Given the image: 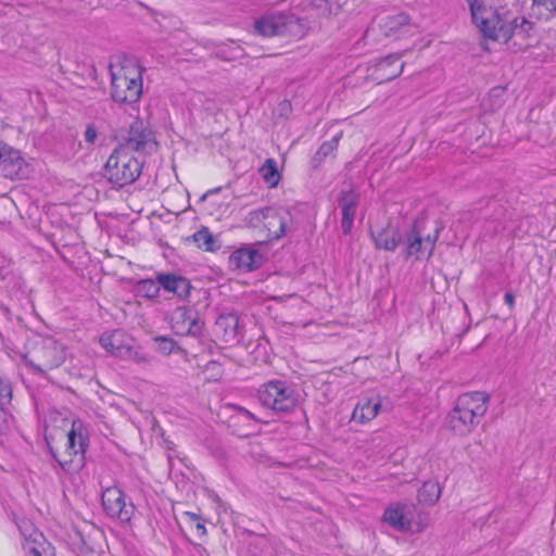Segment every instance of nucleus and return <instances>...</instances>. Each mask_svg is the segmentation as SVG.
Segmentation results:
<instances>
[{"label":"nucleus","instance_id":"f257e3e1","mask_svg":"<svg viewBox=\"0 0 556 556\" xmlns=\"http://www.w3.org/2000/svg\"><path fill=\"white\" fill-rule=\"evenodd\" d=\"M469 7L472 22L484 38L498 43H508L509 40L525 37L531 24L523 17L506 20L485 5L484 0H465Z\"/></svg>","mask_w":556,"mask_h":556},{"label":"nucleus","instance_id":"f03ea898","mask_svg":"<svg viewBox=\"0 0 556 556\" xmlns=\"http://www.w3.org/2000/svg\"><path fill=\"white\" fill-rule=\"evenodd\" d=\"M111 97L115 102L132 104L142 94L143 68L136 59L123 58L110 65Z\"/></svg>","mask_w":556,"mask_h":556},{"label":"nucleus","instance_id":"7ed1b4c3","mask_svg":"<svg viewBox=\"0 0 556 556\" xmlns=\"http://www.w3.org/2000/svg\"><path fill=\"white\" fill-rule=\"evenodd\" d=\"M489 396L484 392L465 393L448 414L450 429L457 435H467L480 422L488 410Z\"/></svg>","mask_w":556,"mask_h":556},{"label":"nucleus","instance_id":"20e7f679","mask_svg":"<svg viewBox=\"0 0 556 556\" xmlns=\"http://www.w3.org/2000/svg\"><path fill=\"white\" fill-rule=\"evenodd\" d=\"M245 226L255 229L266 240H278L292 225V215L283 206H265L250 211L243 219Z\"/></svg>","mask_w":556,"mask_h":556},{"label":"nucleus","instance_id":"39448f33","mask_svg":"<svg viewBox=\"0 0 556 556\" xmlns=\"http://www.w3.org/2000/svg\"><path fill=\"white\" fill-rule=\"evenodd\" d=\"M64 361V346L51 337L37 338L24 355L26 366L41 375L61 366Z\"/></svg>","mask_w":556,"mask_h":556},{"label":"nucleus","instance_id":"423d86ee","mask_svg":"<svg viewBox=\"0 0 556 556\" xmlns=\"http://www.w3.org/2000/svg\"><path fill=\"white\" fill-rule=\"evenodd\" d=\"M86 446L87 431L80 420H73L66 434L64 451L50 447V452L64 471L76 472L84 466Z\"/></svg>","mask_w":556,"mask_h":556},{"label":"nucleus","instance_id":"0eeeda50","mask_svg":"<svg viewBox=\"0 0 556 556\" xmlns=\"http://www.w3.org/2000/svg\"><path fill=\"white\" fill-rule=\"evenodd\" d=\"M142 162L125 148L117 147L106 160L103 176L113 185L123 187L134 182L141 174Z\"/></svg>","mask_w":556,"mask_h":556},{"label":"nucleus","instance_id":"6e6552de","mask_svg":"<svg viewBox=\"0 0 556 556\" xmlns=\"http://www.w3.org/2000/svg\"><path fill=\"white\" fill-rule=\"evenodd\" d=\"M258 399L264 406L275 412L286 413L298 405L300 394L291 383L271 380L260 388Z\"/></svg>","mask_w":556,"mask_h":556},{"label":"nucleus","instance_id":"1a4fd4ad","mask_svg":"<svg viewBox=\"0 0 556 556\" xmlns=\"http://www.w3.org/2000/svg\"><path fill=\"white\" fill-rule=\"evenodd\" d=\"M102 506L108 517L122 523H128L136 513L130 498L117 486L106 488L102 492Z\"/></svg>","mask_w":556,"mask_h":556},{"label":"nucleus","instance_id":"9d476101","mask_svg":"<svg viewBox=\"0 0 556 556\" xmlns=\"http://www.w3.org/2000/svg\"><path fill=\"white\" fill-rule=\"evenodd\" d=\"M0 173L10 179L26 178L29 174L28 164L21 152L0 140Z\"/></svg>","mask_w":556,"mask_h":556},{"label":"nucleus","instance_id":"9b49d317","mask_svg":"<svg viewBox=\"0 0 556 556\" xmlns=\"http://www.w3.org/2000/svg\"><path fill=\"white\" fill-rule=\"evenodd\" d=\"M18 529L22 536V548L26 556H53L51 545L30 522L22 521L18 523Z\"/></svg>","mask_w":556,"mask_h":556},{"label":"nucleus","instance_id":"f8f14e48","mask_svg":"<svg viewBox=\"0 0 556 556\" xmlns=\"http://www.w3.org/2000/svg\"><path fill=\"white\" fill-rule=\"evenodd\" d=\"M119 148H125L132 154L134 152L151 154L156 151L157 142L151 130L144 128L141 123H135L130 127L125 143Z\"/></svg>","mask_w":556,"mask_h":556},{"label":"nucleus","instance_id":"ddd939ff","mask_svg":"<svg viewBox=\"0 0 556 556\" xmlns=\"http://www.w3.org/2000/svg\"><path fill=\"white\" fill-rule=\"evenodd\" d=\"M382 409V400L375 391L362 394L353 409L352 420L358 424H368L374 420Z\"/></svg>","mask_w":556,"mask_h":556},{"label":"nucleus","instance_id":"4468645a","mask_svg":"<svg viewBox=\"0 0 556 556\" xmlns=\"http://www.w3.org/2000/svg\"><path fill=\"white\" fill-rule=\"evenodd\" d=\"M214 334L226 344H235L243 338L239 327V317L236 314H222L214 326Z\"/></svg>","mask_w":556,"mask_h":556},{"label":"nucleus","instance_id":"2eb2a0df","mask_svg":"<svg viewBox=\"0 0 556 556\" xmlns=\"http://www.w3.org/2000/svg\"><path fill=\"white\" fill-rule=\"evenodd\" d=\"M130 343H132V338L123 330H113L100 337L101 346L112 356L118 358L126 354Z\"/></svg>","mask_w":556,"mask_h":556},{"label":"nucleus","instance_id":"dca6fc26","mask_svg":"<svg viewBox=\"0 0 556 556\" xmlns=\"http://www.w3.org/2000/svg\"><path fill=\"white\" fill-rule=\"evenodd\" d=\"M261 262V254L251 248L238 249L229 256L230 267L241 273H248L257 268Z\"/></svg>","mask_w":556,"mask_h":556},{"label":"nucleus","instance_id":"f3484780","mask_svg":"<svg viewBox=\"0 0 556 556\" xmlns=\"http://www.w3.org/2000/svg\"><path fill=\"white\" fill-rule=\"evenodd\" d=\"M289 17L283 14L266 15L255 22V30L264 36H279L287 31Z\"/></svg>","mask_w":556,"mask_h":556},{"label":"nucleus","instance_id":"a211bd4d","mask_svg":"<svg viewBox=\"0 0 556 556\" xmlns=\"http://www.w3.org/2000/svg\"><path fill=\"white\" fill-rule=\"evenodd\" d=\"M435 245V240L430 236L422 238L416 231L407 236V256H414L416 260L428 258L431 256Z\"/></svg>","mask_w":556,"mask_h":556},{"label":"nucleus","instance_id":"6ab92c4d","mask_svg":"<svg viewBox=\"0 0 556 556\" xmlns=\"http://www.w3.org/2000/svg\"><path fill=\"white\" fill-rule=\"evenodd\" d=\"M380 28L387 37L401 38L412 31L414 26L409 24L408 16L396 14L381 20Z\"/></svg>","mask_w":556,"mask_h":556},{"label":"nucleus","instance_id":"aec40b11","mask_svg":"<svg viewBox=\"0 0 556 556\" xmlns=\"http://www.w3.org/2000/svg\"><path fill=\"white\" fill-rule=\"evenodd\" d=\"M358 197L353 190L342 192L340 205L342 208L341 228L344 235L350 233L357 207Z\"/></svg>","mask_w":556,"mask_h":556},{"label":"nucleus","instance_id":"412c9836","mask_svg":"<svg viewBox=\"0 0 556 556\" xmlns=\"http://www.w3.org/2000/svg\"><path fill=\"white\" fill-rule=\"evenodd\" d=\"M370 236L375 247L386 251H394L401 241V235L391 226L386 228H371Z\"/></svg>","mask_w":556,"mask_h":556},{"label":"nucleus","instance_id":"4be33fe9","mask_svg":"<svg viewBox=\"0 0 556 556\" xmlns=\"http://www.w3.org/2000/svg\"><path fill=\"white\" fill-rule=\"evenodd\" d=\"M401 54H390L380 60L376 66L377 78L380 80H391L397 77L404 67L400 62Z\"/></svg>","mask_w":556,"mask_h":556},{"label":"nucleus","instance_id":"5701e85b","mask_svg":"<svg viewBox=\"0 0 556 556\" xmlns=\"http://www.w3.org/2000/svg\"><path fill=\"white\" fill-rule=\"evenodd\" d=\"M161 287L179 299L186 298L190 292L189 281L180 276L169 274H159Z\"/></svg>","mask_w":556,"mask_h":556},{"label":"nucleus","instance_id":"b1692460","mask_svg":"<svg viewBox=\"0 0 556 556\" xmlns=\"http://www.w3.org/2000/svg\"><path fill=\"white\" fill-rule=\"evenodd\" d=\"M405 506L395 504L389 506L383 513V521L400 531H413L412 523L407 518Z\"/></svg>","mask_w":556,"mask_h":556},{"label":"nucleus","instance_id":"393cba45","mask_svg":"<svg viewBox=\"0 0 556 556\" xmlns=\"http://www.w3.org/2000/svg\"><path fill=\"white\" fill-rule=\"evenodd\" d=\"M264 182L269 188H275L280 181V173L277 168V162L274 159H267L258 169Z\"/></svg>","mask_w":556,"mask_h":556},{"label":"nucleus","instance_id":"a878e982","mask_svg":"<svg viewBox=\"0 0 556 556\" xmlns=\"http://www.w3.org/2000/svg\"><path fill=\"white\" fill-rule=\"evenodd\" d=\"M441 495V486L437 481H427L418 491V500L425 504H434Z\"/></svg>","mask_w":556,"mask_h":556},{"label":"nucleus","instance_id":"bb28decb","mask_svg":"<svg viewBox=\"0 0 556 556\" xmlns=\"http://www.w3.org/2000/svg\"><path fill=\"white\" fill-rule=\"evenodd\" d=\"M216 55L225 61H233L241 59L244 55L243 49L235 41L223 43L218 47Z\"/></svg>","mask_w":556,"mask_h":556},{"label":"nucleus","instance_id":"cd10ccee","mask_svg":"<svg viewBox=\"0 0 556 556\" xmlns=\"http://www.w3.org/2000/svg\"><path fill=\"white\" fill-rule=\"evenodd\" d=\"M161 288V283L159 281V276L156 277V280L153 279H143L140 280L137 283V293L140 296L147 298V299H153L159 295Z\"/></svg>","mask_w":556,"mask_h":556},{"label":"nucleus","instance_id":"c85d7f7f","mask_svg":"<svg viewBox=\"0 0 556 556\" xmlns=\"http://www.w3.org/2000/svg\"><path fill=\"white\" fill-rule=\"evenodd\" d=\"M193 239L197 245L205 251H214L218 248L214 236L206 228L197 231Z\"/></svg>","mask_w":556,"mask_h":556},{"label":"nucleus","instance_id":"c756f323","mask_svg":"<svg viewBox=\"0 0 556 556\" xmlns=\"http://www.w3.org/2000/svg\"><path fill=\"white\" fill-rule=\"evenodd\" d=\"M182 518L188 523L190 529L194 531L195 535H198L199 538L206 535V528L204 521L199 515L190 511H184Z\"/></svg>","mask_w":556,"mask_h":556},{"label":"nucleus","instance_id":"7c9ffc66","mask_svg":"<svg viewBox=\"0 0 556 556\" xmlns=\"http://www.w3.org/2000/svg\"><path fill=\"white\" fill-rule=\"evenodd\" d=\"M153 342L156 345V352H159L162 355H169L179 350L176 342L169 337L157 336L153 338Z\"/></svg>","mask_w":556,"mask_h":556},{"label":"nucleus","instance_id":"2f4dec72","mask_svg":"<svg viewBox=\"0 0 556 556\" xmlns=\"http://www.w3.org/2000/svg\"><path fill=\"white\" fill-rule=\"evenodd\" d=\"M121 359L132 361L137 364H148L150 362V355L132 342L128 345L126 354L123 355Z\"/></svg>","mask_w":556,"mask_h":556},{"label":"nucleus","instance_id":"473e14b6","mask_svg":"<svg viewBox=\"0 0 556 556\" xmlns=\"http://www.w3.org/2000/svg\"><path fill=\"white\" fill-rule=\"evenodd\" d=\"M233 410L236 414L232 416V419L241 420L245 422L248 427H252L255 424L260 422V419L249 409L240 406V405H232Z\"/></svg>","mask_w":556,"mask_h":556},{"label":"nucleus","instance_id":"72a5a7b5","mask_svg":"<svg viewBox=\"0 0 556 556\" xmlns=\"http://www.w3.org/2000/svg\"><path fill=\"white\" fill-rule=\"evenodd\" d=\"M98 139V130L93 124H88L84 131V140L88 148L93 147Z\"/></svg>","mask_w":556,"mask_h":556},{"label":"nucleus","instance_id":"f704fd0d","mask_svg":"<svg viewBox=\"0 0 556 556\" xmlns=\"http://www.w3.org/2000/svg\"><path fill=\"white\" fill-rule=\"evenodd\" d=\"M312 4L324 15L331 13V9L327 0H312Z\"/></svg>","mask_w":556,"mask_h":556},{"label":"nucleus","instance_id":"c9c22d12","mask_svg":"<svg viewBox=\"0 0 556 556\" xmlns=\"http://www.w3.org/2000/svg\"><path fill=\"white\" fill-rule=\"evenodd\" d=\"M201 331V326L195 319H190L189 326L186 330H181L182 333L197 336Z\"/></svg>","mask_w":556,"mask_h":556},{"label":"nucleus","instance_id":"e433bc0d","mask_svg":"<svg viewBox=\"0 0 556 556\" xmlns=\"http://www.w3.org/2000/svg\"><path fill=\"white\" fill-rule=\"evenodd\" d=\"M336 147H337V140L324 142L318 150V154L327 155L330 152H332V150L336 149Z\"/></svg>","mask_w":556,"mask_h":556},{"label":"nucleus","instance_id":"4c0bfd02","mask_svg":"<svg viewBox=\"0 0 556 556\" xmlns=\"http://www.w3.org/2000/svg\"><path fill=\"white\" fill-rule=\"evenodd\" d=\"M534 3L545 7L551 12L556 11V0H533Z\"/></svg>","mask_w":556,"mask_h":556},{"label":"nucleus","instance_id":"58836bf2","mask_svg":"<svg viewBox=\"0 0 556 556\" xmlns=\"http://www.w3.org/2000/svg\"><path fill=\"white\" fill-rule=\"evenodd\" d=\"M504 302L509 306L513 307L515 303V298L510 292L505 293L504 295Z\"/></svg>","mask_w":556,"mask_h":556},{"label":"nucleus","instance_id":"ea45409f","mask_svg":"<svg viewBox=\"0 0 556 556\" xmlns=\"http://www.w3.org/2000/svg\"><path fill=\"white\" fill-rule=\"evenodd\" d=\"M181 317H185L186 313L185 312H179L178 313Z\"/></svg>","mask_w":556,"mask_h":556}]
</instances>
